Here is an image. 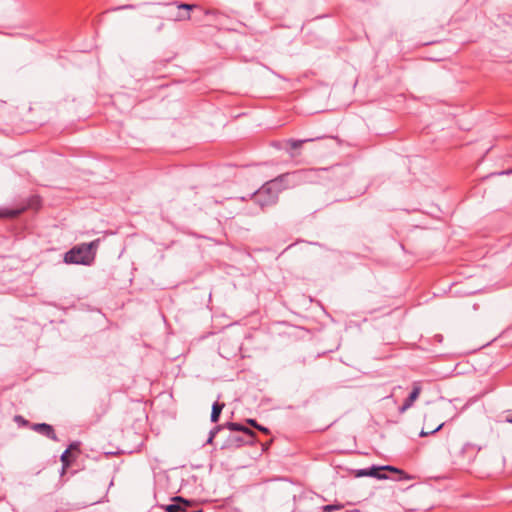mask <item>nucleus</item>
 <instances>
[{"label":"nucleus","mask_w":512,"mask_h":512,"mask_svg":"<svg viewBox=\"0 0 512 512\" xmlns=\"http://www.w3.org/2000/svg\"><path fill=\"white\" fill-rule=\"evenodd\" d=\"M344 508V505L341 503H335L330 505H325L322 507V512H333V511H340Z\"/></svg>","instance_id":"nucleus-10"},{"label":"nucleus","mask_w":512,"mask_h":512,"mask_svg":"<svg viewBox=\"0 0 512 512\" xmlns=\"http://www.w3.org/2000/svg\"><path fill=\"white\" fill-rule=\"evenodd\" d=\"M455 407L452 402H447L443 407L436 409L431 412L430 415L425 416V428H423L420 432L421 437H425L439 431L445 424L443 419L446 416H450V419H454L458 416V413L455 411Z\"/></svg>","instance_id":"nucleus-2"},{"label":"nucleus","mask_w":512,"mask_h":512,"mask_svg":"<svg viewBox=\"0 0 512 512\" xmlns=\"http://www.w3.org/2000/svg\"><path fill=\"white\" fill-rule=\"evenodd\" d=\"M99 239L90 243H82L74 246L64 255L66 264L91 265L96 256V250L99 246Z\"/></svg>","instance_id":"nucleus-1"},{"label":"nucleus","mask_w":512,"mask_h":512,"mask_svg":"<svg viewBox=\"0 0 512 512\" xmlns=\"http://www.w3.org/2000/svg\"><path fill=\"white\" fill-rule=\"evenodd\" d=\"M195 7V5H192V4H186V3H182L178 6V8L180 9H185V10H192L193 8Z\"/></svg>","instance_id":"nucleus-14"},{"label":"nucleus","mask_w":512,"mask_h":512,"mask_svg":"<svg viewBox=\"0 0 512 512\" xmlns=\"http://www.w3.org/2000/svg\"><path fill=\"white\" fill-rule=\"evenodd\" d=\"M222 428V426H217L215 428H213L211 431H210V436L207 440V443H212L213 441V438L215 437V435L218 433V431Z\"/></svg>","instance_id":"nucleus-12"},{"label":"nucleus","mask_w":512,"mask_h":512,"mask_svg":"<svg viewBox=\"0 0 512 512\" xmlns=\"http://www.w3.org/2000/svg\"><path fill=\"white\" fill-rule=\"evenodd\" d=\"M31 429L34 430L35 432L41 434V435H44L46 436L47 438L53 440V441H57L58 438L55 434V431H54V428L49 425V424H46V423H35L31 426Z\"/></svg>","instance_id":"nucleus-6"},{"label":"nucleus","mask_w":512,"mask_h":512,"mask_svg":"<svg viewBox=\"0 0 512 512\" xmlns=\"http://www.w3.org/2000/svg\"><path fill=\"white\" fill-rule=\"evenodd\" d=\"M247 423L257 429L259 424L254 419H247Z\"/></svg>","instance_id":"nucleus-15"},{"label":"nucleus","mask_w":512,"mask_h":512,"mask_svg":"<svg viewBox=\"0 0 512 512\" xmlns=\"http://www.w3.org/2000/svg\"><path fill=\"white\" fill-rule=\"evenodd\" d=\"M383 470H389L395 473L403 474V471L393 467V466H381V467H370L366 469H360L357 470L356 476L357 477H363V476H370L377 479H386L387 476L382 473Z\"/></svg>","instance_id":"nucleus-4"},{"label":"nucleus","mask_w":512,"mask_h":512,"mask_svg":"<svg viewBox=\"0 0 512 512\" xmlns=\"http://www.w3.org/2000/svg\"><path fill=\"white\" fill-rule=\"evenodd\" d=\"M422 387L419 382L413 383V388L409 396L404 400L403 404L398 408L400 414L405 413L408 409H410L414 402L419 398Z\"/></svg>","instance_id":"nucleus-5"},{"label":"nucleus","mask_w":512,"mask_h":512,"mask_svg":"<svg viewBox=\"0 0 512 512\" xmlns=\"http://www.w3.org/2000/svg\"><path fill=\"white\" fill-rule=\"evenodd\" d=\"M279 191L278 179H274L265 183L260 189H258L252 195V198L261 208H265L277 202Z\"/></svg>","instance_id":"nucleus-3"},{"label":"nucleus","mask_w":512,"mask_h":512,"mask_svg":"<svg viewBox=\"0 0 512 512\" xmlns=\"http://www.w3.org/2000/svg\"><path fill=\"white\" fill-rule=\"evenodd\" d=\"M224 427H226L230 431H240V432H243L244 434H246L250 438H254V436H255V433L251 429H249V428H247L244 425L239 424V423L227 422Z\"/></svg>","instance_id":"nucleus-7"},{"label":"nucleus","mask_w":512,"mask_h":512,"mask_svg":"<svg viewBox=\"0 0 512 512\" xmlns=\"http://www.w3.org/2000/svg\"><path fill=\"white\" fill-rule=\"evenodd\" d=\"M15 420H16L17 422H22L23 424H26V423H27V421H26L22 416H16V417H15Z\"/></svg>","instance_id":"nucleus-18"},{"label":"nucleus","mask_w":512,"mask_h":512,"mask_svg":"<svg viewBox=\"0 0 512 512\" xmlns=\"http://www.w3.org/2000/svg\"><path fill=\"white\" fill-rule=\"evenodd\" d=\"M181 507L178 504H170L166 506L167 512H179Z\"/></svg>","instance_id":"nucleus-13"},{"label":"nucleus","mask_w":512,"mask_h":512,"mask_svg":"<svg viewBox=\"0 0 512 512\" xmlns=\"http://www.w3.org/2000/svg\"><path fill=\"white\" fill-rule=\"evenodd\" d=\"M224 403L215 402L212 405L211 421L216 423L219 420L220 414L224 408Z\"/></svg>","instance_id":"nucleus-8"},{"label":"nucleus","mask_w":512,"mask_h":512,"mask_svg":"<svg viewBox=\"0 0 512 512\" xmlns=\"http://www.w3.org/2000/svg\"><path fill=\"white\" fill-rule=\"evenodd\" d=\"M181 19H190V15H189V14H187V16L182 17Z\"/></svg>","instance_id":"nucleus-22"},{"label":"nucleus","mask_w":512,"mask_h":512,"mask_svg":"<svg viewBox=\"0 0 512 512\" xmlns=\"http://www.w3.org/2000/svg\"><path fill=\"white\" fill-rule=\"evenodd\" d=\"M77 447H78V444H76V443H72V444H70V446H69V448H68V449H70V451H71V450H73V449H77Z\"/></svg>","instance_id":"nucleus-19"},{"label":"nucleus","mask_w":512,"mask_h":512,"mask_svg":"<svg viewBox=\"0 0 512 512\" xmlns=\"http://www.w3.org/2000/svg\"><path fill=\"white\" fill-rule=\"evenodd\" d=\"M321 139V137L316 138H308V139H302V140H295V139H289L286 141L287 145L290 146L291 149H298L300 148L304 143L306 142H312L315 140Z\"/></svg>","instance_id":"nucleus-9"},{"label":"nucleus","mask_w":512,"mask_h":512,"mask_svg":"<svg viewBox=\"0 0 512 512\" xmlns=\"http://www.w3.org/2000/svg\"><path fill=\"white\" fill-rule=\"evenodd\" d=\"M505 421L512 424V413L506 417Z\"/></svg>","instance_id":"nucleus-20"},{"label":"nucleus","mask_w":512,"mask_h":512,"mask_svg":"<svg viewBox=\"0 0 512 512\" xmlns=\"http://www.w3.org/2000/svg\"><path fill=\"white\" fill-rule=\"evenodd\" d=\"M233 441L236 442L237 446H241L244 443V440L242 438H239V437L234 438Z\"/></svg>","instance_id":"nucleus-16"},{"label":"nucleus","mask_w":512,"mask_h":512,"mask_svg":"<svg viewBox=\"0 0 512 512\" xmlns=\"http://www.w3.org/2000/svg\"><path fill=\"white\" fill-rule=\"evenodd\" d=\"M257 429H258L259 431L263 432V433H266V434H268V433H269V430H268L266 427H263V426H261V425H259V426L257 427Z\"/></svg>","instance_id":"nucleus-17"},{"label":"nucleus","mask_w":512,"mask_h":512,"mask_svg":"<svg viewBox=\"0 0 512 512\" xmlns=\"http://www.w3.org/2000/svg\"><path fill=\"white\" fill-rule=\"evenodd\" d=\"M500 174H507V175H510V174H512V169H509V170H507V171H503V172H501Z\"/></svg>","instance_id":"nucleus-21"},{"label":"nucleus","mask_w":512,"mask_h":512,"mask_svg":"<svg viewBox=\"0 0 512 512\" xmlns=\"http://www.w3.org/2000/svg\"><path fill=\"white\" fill-rule=\"evenodd\" d=\"M70 449H66L61 455V462L63 464V468H66L70 465L71 461L69 459Z\"/></svg>","instance_id":"nucleus-11"}]
</instances>
